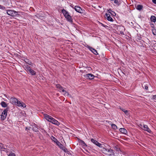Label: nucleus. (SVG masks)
<instances>
[{
	"mask_svg": "<svg viewBox=\"0 0 156 156\" xmlns=\"http://www.w3.org/2000/svg\"><path fill=\"white\" fill-rule=\"evenodd\" d=\"M101 150L106 156H115L113 150L111 148L106 149L103 147Z\"/></svg>",
	"mask_w": 156,
	"mask_h": 156,
	"instance_id": "f257e3e1",
	"label": "nucleus"
},
{
	"mask_svg": "<svg viewBox=\"0 0 156 156\" xmlns=\"http://www.w3.org/2000/svg\"><path fill=\"white\" fill-rule=\"evenodd\" d=\"M62 12L64 15L65 18L67 19V21L71 23H72L73 22V20L71 16L69 15L68 12L64 9H63L62 11Z\"/></svg>",
	"mask_w": 156,
	"mask_h": 156,
	"instance_id": "f03ea898",
	"label": "nucleus"
},
{
	"mask_svg": "<svg viewBox=\"0 0 156 156\" xmlns=\"http://www.w3.org/2000/svg\"><path fill=\"white\" fill-rule=\"evenodd\" d=\"M6 13L9 15L15 16L16 15H20V12H16L14 10H6Z\"/></svg>",
	"mask_w": 156,
	"mask_h": 156,
	"instance_id": "7ed1b4c3",
	"label": "nucleus"
},
{
	"mask_svg": "<svg viewBox=\"0 0 156 156\" xmlns=\"http://www.w3.org/2000/svg\"><path fill=\"white\" fill-rule=\"evenodd\" d=\"M9 109V108H7L5 109L2 112L1 115V119L2 120H4L6 118L7 115V112Z\"/></svg>",
	"mask_w": 156,
	"mask_h": 156,
	"instance_id": "20e7f679",
	"label": "nucleus"
},
{
	"mask_svg": "<svg viewBox=\"0 0 156 156\" xmlns=\"http://www.w3.org/2000/svg\"><path fill=\"white\" fill-rule=\"evenodd\" d=\"M91 141L93 143L95 144L96 145L98 146V147H101L102 148L103 147H105V146L103 144H102L99 143L98 141H97L94 139H91Z\"/></svg>",
	"mask_w": 156,
	"mask_h": 156,
	"instance_id": "39448f33",
	"label": "nucleus"
},
{
	"mask_svg": "<svg viewBox=\"0 0 156 156\" xmlns=\"http://www.w3.org/2000/svg\"><path fill=\"white\" fill-rule=\"evenodd\" d=\"M56 87L58 89V91L59 92L62 91V92L64 93V95H66L67 92L65 90L63 87L60 85L58 84L56 85Z\"/></svg>",
	"mask_w": 156,
	"mask_h": 156,
	"instance_id": "423d86ee",
	"label": "nucleus"
},
{
	"mask_svg": "<svg viewBox=\"0 0 156 156\" xmlns=\"http://www.w3.org/2000/svg\"><path fill=\"white\" fill-rule=\"evenodd\" d=\"M49 122L57 125H58L59 124V123L57 120L50 116H49Z\"/></svg>",
	"mask_w": 156,
	"mask_h": 156,
	"instance_id": "0eeeda50",
	"label": "nucleus"
},
{
	"mask_svg": "<svg viewBox=\"0 0 156 156\" xmlns=\"http://www.w3.org/2000/svg\"><path fill=\"white\" fill-rule=\"evenodd\" d=\"M141 128L145 131H147L148 132L150 133L151 131L150 129L148 127V126L145 125H140Z\"/></svg>",
	"mask_w": 156,
	"mask_h": 156,
	"instance_id": "6e6552de",
	"label": "nucleus"
},
{
	"mask_svg": "<svg viewBox=\"0 0 156 156\" xmlns=\"http://www.w3.org/2000/svg\"><path fill=\"white\" fill-rule=\"evenodd\" d=\"M15 105L19 107H22L23 108H25L26 107V105L24 103L22 102H21L18 100Z\"/></svg>",
	"mask_w": 156,
	"mask_h": 156,
	"instance_id": "1a4fd4ad",
	"label": "nucleus"
},
{
	"mask_svg": "<svg viewBox=\"0 0 156 156\" xmlns=\"http://www.w3.org/2000/svg\"><path fill=\"white\" fill-rule=\"evenodd\" d=\"M75 10L77 12L80 13H83V10L81 9V8L78 6H75L74 8Z\"/></svg>",
	"mask_w": 156,
	"mask_h": 156,
	"instance_id": "9d476101",
	"label": "nucleus"
},
{
	"mask_svg": "<svg viewBox=\"0 0 156 156\" xmlns=\"http://www.w3.org/2000/svg\"><path fill=\"white\" fill-rule=\"evenodd\" d=\"M18 100L16 98H11L10 99V102L12 104L15 105Z\"/></svg>",
	"mask_w": 156,
	"mask_h": 156,
	"instance_id": "9b49d317",
	"label": "nucleus"
},
{
	"mask_svg": "<svg viewBox=\"0 0 156 156\" xmlns=\"http://www.w3.org/2000/svg\"><path fill=\"white\" fill-rule=\"evenodd\" d=\"M85 76L87 78L90 80L93 79L95 77L93 74L91 73L87 74Z\"/></svg>",
	"mask_w": 156,
	"mask_h": 156,
	"instance_id": "f8f14e48",
	"label": "nucleus"
},
{
	"mask_svg": "<svg viewBox=\"0 0 156 156\" xmlns=\"http://www.w3.org/2000/svg\"><path fill=\"white\" fill-rule=\"evenodd\" d=\"M0 150L6 151V152H8L9 151L1 143H0Z\"/></svg>",
	"mask_w": 156,
	"mask_h": 156,
	"instance_id": "ddd939ff",
	"label": "nucleus"
},
{
	"mask_svg": "<svg viewBox=\"0 0 156 156\" xmlns=\"http://www.w3.org/2000/svg\"><path fill=\"white\" fill-rule=\"evenodd\" d=\"M87 47L95 55H97L98 54L97 51L94 49L89 46H88Z\"/></svg>",
	"mask_w": 156,
	"mask_h": 156,
	"instance_id": "4468645a",
	"label": "nucleus"
},
{
	"mask_svg": "<svg viewBox=\"0 0 156 156\" xmlns=\"http://www.w3.org/2000/svg\"><path fill=\"white\" fill-rule=\"evenodd\" d=\"M105 16H106V18L107 20L110 21H112L113 20L112 18L111 17L110 15L109 14L106 13Z\"/></svg>",
	"mask_w": 156,
	"mask_h": 156,
	"instance_id": "2eb2a0df",
	"label": "nucleus"
},
{
	"mask_svg": "<svg viewBox=\"0 0 156 156\" xmlns=\"http://www.w3.org/2000/svg\"><path fill=\"white\" fill-rule=\"evenodd\" d=\"M119 130L121 133L125 134H126L127 133L126 130L123 128H120Z\"/></svg>",
	"mask_w": 156,
	"mask_h": 156,
	"instance_id": "dca6fc26",
	"label": "nucleus"
},
{
	"mask_svg": "<svg viewBox=\"0 0 156 156\" xmlns=\"http://www.w3.org/2000/svg\"><path fill=\"white\" fill-rule=\"evenodd\" d=\"M56 144L61 149H63V148L64 146L59 141L56 142Z\"/></svg>",
	"mask_w": 156,
	"mask_h": 156,
	"instance_id": "f3484780",
	"label": "nucleus"
},
{
	"mask_svg": "<svg viewBox=\"0 0 156 156\" xmlns=\"http://www.w3.org/2000/svg\"><path fill=\"white\" fill-rule=\"evenodd\" d=\"M28 72L32 75H35L36 74L35 72L31 69H30Z\"/></svg>",
	"mask_w": 156,
	"mask_h": 156,
	"instance_id": "a211bd4d",
	"label": "nucleus"
},
{
	"mask_svg": "<svg viewBox=\"0 0 156 156\" xmlns=\"http://www.w3.org/2000/svg\"><path fill=\"white\" fill-rule=\"evenodd\" d=\"M142 87L144 88H145V89L146 90H147V89H148V86H147V84L145 83H144L142 84Z\"/></svg>",
	"mask_w": 156,
	"mask_h": 156,
	"instance_id": "6ab92c4d",
	"label": "nucleus"
},
{
	"mask_svg": "<svg viewBox=\"0 0 156 156\" xmlns=\"http://www.w3.org/2000/svg\"><path fill=\"white\" fill-rule=\"evenodd\" d=\"M151 21L155 22L156 21V17L154 16H151Z\"/></svg>",
	"mask_w": 156,
	"mask_h": 156,
	"instance_id": "aec40b11",
	"label": "nucleus"
},
{
	"mask_svg": "<svg viewBox=\"0 0 156 156\" xmlns=\"http://www.w3.org/2000/svg\"><path fill=\"white\" fill-rule=\"evenodd\" d=\"M24 68L28 72L31 69L30 67L28 65L25 66Z\"/></svg>",
	"mask_w": 156,
	"mask_h": 156,
	"instance_id": "412c9836",
	"label": "nucleus"
},
{
	"mask_svg": "<svg viewBox=\"0 0 156 156\" xmlns=\"http://www.w3.org/2000/svg\"><path fill=\"white\" fill-rule=\"evenodd\" d=\"M1 105L3 107H6L7 106V105L6 103L4 101H2L1 103Z\"/></svg>",
	"mask_w": 156,
	"mask_h": 156,
	"instance_id": "4be33fe9",
	"label": "nucleus"
},
{
	"mask_svg": "<svg viewBox=\"0 0 156 156\" xmlns=\"http://www.w3.org/2000/svg\"><path fill=\"white\" fill-rule=\"evenodd\" d=\"M143 8V6L141 5H138L137 6V9L139 10H141Z\"/></svg>",
	"mask_w": 156,
	"mask_h": 156,
	"instance_id": "5701e85b",
	"label": "nucleus"
},
{
	"mask_svg": "<svg viewBox=\"0 0 156 156\" xmlns=\"http://www.w3.org/2000/svg\"><path fill=\"white\" fill-rule=\"evenodd\" d=\"M51 139L54 142L56 143V142H58V141L57 140V139L53 136L51 137Z\"/></svg>",
	"mask_w": 156,
	"mask_h": 156,
	"instance_id": "b1692460",
	"label": "nucleus"
},
{
	"mask_svg": "<svg viewBox=\"0 0 156 156\" xmlns=\"http://www.w3.org/2000/svg\"><path fill=\"white\" fill-rule=\"evenodd\" d=\"M108 12L109 13H110L111 15H113V16H115L116 14L114 12L111 10L110 9L108 10Z\"/></svg>",
	"mask_w": 156,
	"mask_h": 156,
	"instance_id": "393cba45",
	"label": "nucleus"
},
{
	"mask_svg": "<svg viewBox=\"0 0 156 156\" xmlns=\"http://www.w3.org/2000/svg\"><path fill=\"white\" fill-rule=\"evenodd\" d=\"M44 118L48 121H49V116H48V115L45 114L44 115Z\"/></svg>",
	"mask_w": 156,
	"mask_h": 156,
	"instance_id": "a878e982",
	"label": "nucleus"
},
{
	"mask_svg": "<svg viewBox=\"0 0 156 156\" xmlns=\"http://www.w3.org/2000/svg\"><path fill=\"white\" fill-rule=\"evenodd\" d=\"M80 143L83 147H86L87 146L85 143L82 140L81 141Z\"/></svg>",
	"mask_w": 156,
	"mask_h": 156,
	"instance_id": "bb28decb",
	"label": "nucleus"
},
{
	"mask_svg": "<svg viewBox=\"0 0 156 156\" xmlns=\"http://www.w3.org/2000/svg\"><path fill=\"white\" fill-rule=\"evenodd\" d=\"M111 126H112V128L113 129H117V127L115 125L113 124H112Z\"/></svg>",
	"mask_w": 156,
	"mask_h": 156,
	"instance_id": "cd10ccee",
	"label": "nucleus"
},
{
	"mask_svg": "<svg viewBox=\"0 0 156 156\" xmlns=\"http://www.w3.org/2000/svg\"><path fill=\"white\" fill-rule=\"evenodd\" d=\"M121 109L123 112H124V113L127 115V114H128V111L127 110H126L125 109H124L123 108H121Z\"/></svg>",
	"mask_w": 156,
	"mask_h": 156,
	"instance_id": "c85d7f7f",
	"label": "nucleus"
},
{
	"mask_svg": "<svg viewBox=\"0 0 156 156\" xmlns=\"http://www.w3.org/2000/svg\"><path fill=\"white\" fill-rule=\"evenodd\" d=\"M62 150H63L66 153L67 152H68L67 151V149L64 147H63V149H62Z\"/></svg>",
	"mask_w": 156,
	"mask_h": 156,
	"instance_id": "c756f323",
	"label": "nucleus"
},
{
	"mask_svg": "<svg viewBox=\"0 0 156 156\" xmlns=\"http://www.w3.org/2000/svg\"><path fill=\"white\" fill-rule=\"evenodd\" d=\"M33 129L34 131L35 132H37V128L36 126H34L33 127Z\"/></svg>",
	"mask_w": 156,
	"mask_h": 156,
	"instance_id": "7c9ffc66",
	"label": "nucleus"
},
{
	"mask_svg": "<svg viewBox=\"0 0 156 156\" xmlns=\"http://www.w3.org/2000/svg\"><path fill=\"white\" fill-rule=\"evenodd\" d=\"M0 9L4 10L5 9V7L4 6L0 5Z\"/></svg>",
	"mask_w": 156,
	"mask_h": 156,
	"instance_id": "2f4dec72",
	"label": "nucleus"
},
{
	"mask_svg": "<svg viewBox=\"0 0 156 156\" xmlns=\"http://www.w3.org/2000/svg\"><path fill=\"white\" fill-rule=\"evenodd\" d=\"M8 156H15V155L14 153H11Z\"/></svg>",
	"mask_w": 156,
	"mask_h": 156,
	"instance_id": "473e14b6",
	"label": "nucleus"
},
{
	"mask_svg": "<svg viewBox=\"0 0 156 156\" xmlns=\"http://www.w3.org/2000/svg\"><path fill=\"white\" fill-rule=\"evenodd\" d=\"M153 34L154 35H156V30H154L153 31Z\"/></svg>",
	"mask_w": 156,
	"mask_h": 156,
	"instance_id": "72a5a7b5",
	"label": "nucleus"
},
{
	"mask_svg": "<svg viewBox=\"0 0 156 156\" xmlns=\"http://www.w3.org/2000/svg\"><path fill=\"white\" fill-rule=\"evenodd\" d=\"M65 95L68 96L69 97H71V95L67 92L66 95Z\"/></svg>",
	"mask_w": 156,
	"mask_h": 156,
	"instance_id": "f704fd0d",
	"label": "nucleus"
},
{
	"mask_svg": "<svg viewBox=\"0 0 156 156\" xmlns=\"http://www.w3.org/2000/svg\"><path fill=\"white\" fill-rule=\"evenodd\" d=\"M118 1L117 0H115L114 1V2L116 4L118 3Z\"/></svg>",
	"mask_w": 156,
	"mask_h": 156,
	"instance_id": "c9c22d12",
	"label": "nucleus"
},
{
	"mask_svg": "<svg viewBox=\"0 0 156 156\" xmlns=\"http://www.w3.org/2000/svg\"><path fill=\"white\" fill-rule=\"evenodd\" d=\"M152 2L156 4V0H152Z\"/></svg>",
	"mask_w": 156,
	"mask_h": 156,
	"instance_id": "e433bc0d",
	"label": "nucleus"
},
{
	"mask_svg": "<svg viewBox=\"0 0 156 156\" xmlns=\"http://www.w3.org/2000/svg\"><path fill=\"white\" fill-rule=\"evenodd\" d=\"M154 99H155L156 98V95H154L153 97Z\"/></svg>",
	"mask_w": 156,
	"mask_h": 156,
	"instance_id": "4c0bfd02",
	"label": "nucleus"
},
{
	"mask_svg": "<svg viewBox=\"0 0 156 156\" xmlns=\"http://www.w3.org/2000/svg\"><path fill=\"white\" fill-rule=\"evenodd\" d=\"M101 25L102 26H103L104 27H105V26L104 25V24H102V23H101Z\"/></svg>",
	"mask_w": 156,
	"mask_h": 156,
	"instance_id": "58836bf2",
	"label": "nucleus"
},
{
	"mask_svg": "<svg viewBox=\"0 0 156 156\" xmlns=\"http://www.w3.org/2000/svg\"><path fill=\"white\" fill-rule=\"evenodd\" d=\"M27 128H26V129L27 130Z\"/></svg>",
	"mask_w": 156,
	"mask_h": 156,
	"instance_id": "ea45409f",
	"label": "nucleus"
}]
</instances>
